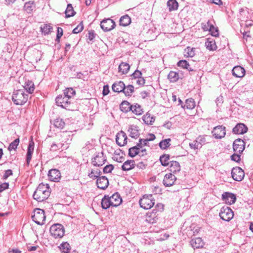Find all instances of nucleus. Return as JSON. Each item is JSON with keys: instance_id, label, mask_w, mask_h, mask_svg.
Wrapping results in <instances>:
<instances>
[{"instance_id": "0eeeda50", "label": "nucleus", "mask_w": 253, "mask_h": 253, "mask_svg": "<svg viewBox=\"0 0 253 253\" xmlns=\"http://www.w3.org/2000/svg\"><path fill=\"white\" fill-rule=\"evenodd\" d=\"M72 100H69L68 97L63 95H58L55 99L56 104L63 108L69 110V106Z\"/></svg>"}, {"instance_id": "0e129e2a", "label": "nucleus", "mask_w": 253, "mask_h": 253, "mask_svg": "<svg viewBox=\"0 0 253 253\" xmlns=\"http://www.w3.org/2000/svg\"><path fill=\"white\" fill-rule=\"evenodd\" d=\"M12 171L11 169H8L5 171L4 174L3 175L4 179H7L9 176L12 175Z\"/></svg>"}, {"instance_id": "aec40b11", "label": "nucleus", "mask_w": 253, "mask_h": 253, "mask_svg": "<svg viewBox=\"0 0 253 253\" xmlns=\"http://www.w3.org/2000/svg\"><path fill=\"white\" fill-rule=\"evenodd\" d=\"M190 244L192 248L195 249L203 248L204 243L202 238H195L191 239Z\"/></svg>"}, {"instance_id": "72a5a7b5", "label": "nucleus", "mask_w": 253, "mask_h": 253, "mask_svg": "<svg viewBox=\"0 0 253 253\" xmlns=\"http://www.w3.org/2000/svg\"><path fill=\"white\" fill-rule=\"evenodd\" d=\"M75 90L72 87L67 88L64 91V95L69 100H72V98L75 96Z\"/></svg>"}, {"instance_id": "2eb2a0df", "label": "nucleus", "mask_w": 253, "mask_h": 253, "mask_svg": "<svg viewBox=\"0 0 253 253\" xmlns=\"http://www.w3.org/2000/svg\"><path fill=\"white\" fill-rule=\"evenodd\" d=\"M48 176L50 181L58 182L60 179L61 173L60 171L58 169H52L49 170Z\"/></svg>"}, {"instance_id": "9b49d317", "label": "nucleus", "mask_w": 253, "mask_h": 253, "mask_svg": "<svg viewBox=\"0 0 253 253\" xmlns=\"http://www.w3.org/2000/svg\"><path fill=\"white\" fill-rule=\"evenodd\" d=\"M106 161L102 152L98 153L91 160V163L94 166L100 167L104 165Z\"/></svg>"}, {"instance_id": "37998d69", "label": "nucleus", "mask_w": 253, "mask_h": 253, "mask_svg": "<svg viewBox=\"0 0 253 253\" xmlns=\"http://www.w3.org/2000/svg\"><path fill=\"white\" fill-rule=\"evenodd\" d=\"M41 29L42 33L45 35L49 34L51 32L52 27L50 25L45 24L43 25L42 27H41Z\"/></svg>"}, {"instance_id": "f3484780", "label": "nucleus", "mask_w": 253, "mask_h": 253, "mask_svg": "<svg viewBox=\"0 0 253 253\" xmlns=\"http://www.w3.org/2000/svg\"><path fill=\"white\" fill-rule=\"evenodd\" d=\"M176 179L175 175L172 173L166 174L163 179V184L166 187L171 186L173 185Z\"/></svg>"}, {"instance_id": "f704fd0d", "label": "nucleus", "mask_w": 253, "mask_h": 253, "mask_svg": "<svg viewBox=\"0 0 253 253\" xmlns=\"http://www.w3.org/2000/svg\"><path fill=\"white\" fill-rule=\"evenodd\" d=\"M101 174V171L98 169H92L90 172H88V176L93 179H96L100 177Z\"/></svg>"}, {"instance_id": "680f3d73", "label": "nucleus", "mask_w": 253, "mask_h": 253, "mask_svg": "<svg viewBox=\"0 0 253 253\" xmlns=\"http://www.w3.org/2000/svg\"><path fill=\"white\" fill-rule=\"evenodd\" d=\"M240 157H241L240 154H239V153L237 154L236 153L235 154H233L231 156V158L232 160H233L235 162H238L241 160Z\"/></svg>"}, {"instance_id": "ddd939ff", "label": "nucleus", "mask_w": 253, "mask_h": 253, "mask_svg": "<svg viewBox=\"0 0 253 253\" xmlns=\"http://www.w3.org/2000/svg\"><path fill=\"white\" fill-rule=\"evenodd\" d=\"M127 138L126 134L122 130L116 135V143L120 146H123L127 143Z\"/></svg>"}, {"instance_id": "69168bd1", "label": "nucleus", "mask_w": 253, "mask_h": 253, "mask_svg": "<svg viewBox=\"0 0 253 253\" xmlns=\"http://www.w3.org/2000/svg\"><path fill=\"white\" fill-rule=\"evenodd\" d=\"M142 76V73L140 71L138 70H136L131 75V76L133 77L135 79H136L138 78L141 77Z\"/></svg>"}, {"instance_id": "052dcab7", "label": "nucleus", "mask_w": 253, "mask_h": 253, "mask_svg": "<svg viewBox=\"0 0 253 253\" xmlns=\"http://www.w3.org/2000/svg\"><path fill=\"white\" fill-rule=\"evenodd\" d=\"M62 35H63V29L60 27H58L56 41L57 42H59L60 39L62 36Z\"/></svg>"}, {"instance_id": "473e14b6", "label": "nucleus", "mask_w": 253, "mask_h": 253, "mask_svg": "<svg viewBox=\"0 0 253 253\" xmlns=\"http://www.w3.org/2000/svg\"><path fill=\"white\" fill-rule=\"evenodd\" d=\"M128 132H129V136L132 138H137L139 135L138 129L134 126H130L128 129Z\"/></svg>"}, {"instance_id": "c03bdc74", "label": "nucleus", "mask_w": 253, "mask_h": 253, "mask_svg": "<svg viewBox=\"0 0 253 253\" xmlns=\"http://www.w3.org/2000/svg\"><path fill=\"white\" fill-rule=\"evenodd\" d=\"M205 46L206 48L210 50H215L216 45L214 41H209L207 40L205 42Z\"/></svg>"}, {"instance_id": "774afa93", "label": "nucleus", "mask_w": 253, "mask_h": 253, "mask_svg": "<svg viewBox=\"0 0 253 253\" xmlns=\"http://www.w3.org/2000/svg\"><path fill=\"white\" fill-rule=\"evenodd\" d=\"M136 83L140 85H143L145 83V79L142 77L136 79Z\"/></svg>"}, {"instance_id": "cd10ccee", "label": "nucleus", "mask_w": 253, "mask_h": 253, "mask_svg": "<svg viewBox=\"0 0 253 253\" xmlns=\"http://www.w3.org/2000/svg\"><path fill=\"white\" fill-rule=\"evenodd\" d=\"M130 66L127 63L122 62L119 66V72L122 74H126L129 71Z\"/></svg>"}, {"instance_id": "864d4df0", "label": "nucleus", "mask_w": 253, "mask_h": 253, "mask_svg": "<svg viewBox=\"0 0 253 253\" xmlns=\"http://www.w3.org/2000/svg\"><path fill=\"white\" fill-rule=\"evenodd\" d=\"M189 146L191 149L196 150L201 148L200 144H199L197 140L195 139L193 142L189 143Z\"/></svg>"}, {"instance_id": "a18cd8bd", "label": "nucleus", "mask_w": 253, "mask_h": 253, "mask_svg": "<svg viewBox=\"0 0 253 253\" xmlns=\"http://www.w3.org/2000/svg\"><path fill=\"white\" fill-rule=\"evenodd\" d=\"M53 125L56 128L63 129L65 126V123L62 119L60 118H57L54 120Z\"/></svg>"}, {"instance_id": "7c9ffc66", "label": "nucleus", "mask_w": 253, "mask_h": 253, "mask_svg": "<svg viewBox=\"0 0 253 253\" xmlns=\"http://www.w3.org/2000/svg\"><path fill=\"white\" fill-rule=\"evenodd\" d=\"M143 120L146 124L151 125L154 122L155 119L150 114L147 113L143 116Z\"/></svg>"}, {"instance_id": "9d476101", "label": "nucleus", "mask_w": 253, "mask_h": 253, "mask_svg": "<svg viewBox=\"0 0 253 253\" xmlns=\"http://www.w3.org/2000/svg\"><path fill=\"white\" fill-rule=\"evenodd\" d=\"M115 22L110 19L108 18L104 19L101 22L100 27L104 31H110L113 29L115 26Z\"/></svg>"}, {"instance_id": "6e6552de", "label": "nucleus", "mask_w": 253, "mask_h": 253, "mask_svg": "<svg viewBox=\"0 0 253 253\" xmlns=\"http://www.w3.org/2000/svg\"><path fill=\"white\" fill-rule=\"evenodd\" d=\"M231 175L234 180L241 181L244 177L245 172L241 168L237 167L232 169Z\"/></svg>"}, {"instance_id": "39448f33", "label": "nucleus", "mask_w": 253, "mask_h": 253, "mask_svg": "<svg viewBox=\"0 0 253 253\" xmlns=\"http://www.w3.org/2000/svg\"><path fill=\"white\" fill-rule=\"evenodd\" d=\"M219 216L222 220L229 221L233 218L234 213L230 208L224 206L220 209Z\"/></svg>"}, {"instance_id": "20e7f679", "label": "nucleus", "mask_w": 253, "mask_h": 253, "mask_svg": "<svg viewBox=\"0 0 253 253\" xmlns=\"http://www.w3.org/2000/svg\"><path fill=\"white\" fill-rule=\"evenodd\" d=\"M33 220L38 225H42L45 220L44 211L40 209L34 210V214L32 216Z\"/></svg>"}, {"instance_id": "6e6d98bb", "label": "nucleus", "mask_w": 253, "mask_h": 253, "mask_svg": "<svg viewBox=\"0 0 253 253\" xmlns=\"http://www.w3.org/2000/svg\"><path fill=\"white\" fill-rule=\"evenodd\" d=\"M211 35L214 37H217L219 35L218 30L217 27H215L213 25H212L211 29L209 31Z\"/></svg>"}, {"instance_id": "f8f14e48", "label": "nucleus", "mask_w": 253, "mask_h": 253, "mask_svg": "<svg viewBox=\"0 0 253 253\" xmlns=\"http://www.w3.org/2000/svg\"><path fill=\"white\" fill-rule=\"evenodd\" d=\"M245 143L241 139H236L233 144V149L237 153L241 154L245 149Z\"/></svg>"}, {"instance_id": "de8ad7c7", "label": "nucleus", "mask_w": 253, "mask_h": 253, "mask_svg": "<svg viewBox=\"0 0 253 253\" xmlns=\"http://www.w3.org/2000/svg\"><path fill=\"white\" fill-rule=\"evenodd\" d=\"M171 139L170 138L166 139L161 141L159 143V146L162 149H166L168 148L170 145V142Z\"/></svg>"}, {"instance_id": "f257e3e1", "label": "nucleus", "mask_w": 253, "mask_h": 253, "mask_svg": "<svg viewBox=\"0 0 253 253\" xmlns=\"http://www.w3.org/2000/svg\"><path fill=\"white\" fill-rule=\"evenodd\" d=\"M49 187L47 184L41 183L33 194V198L38 202L47 199L50 195Z\"/></svg>"}, {"instance_id": "1a4fd4ad", "label": "nucleus", "mask_w": 253, "mask_h": 253, "mask_svg": "<svg viewBox=\"0 0 253 253\" xmlns=\"http://www.w3.org/2000/svg\"><path fill=\"white\" fill-rule=\"evenodd\" d=\"M212 133L216 139H221L226 134L225 127L223 126H218L213 128Z\"/></svg>"}, {"instance_id": "4468645a", "label": "nucleus", "mask_w": 253, "mask_h": 253, "mask_svg": "<svg viewBox=\"0 0 253 253\" xmlns=\"http://www.w3.org/2000/svg\"><path fill=\"white\" fill-rule=\"evenodd\" d=\"M222 200L227 204L232 205L236 202L235 194L229 192H224L222 195Z\"/></svg>"}, {"instance_id": "b1692460", "label": "nucleus", "mask_w": 253, "mask_h": 253, "mask_svg": "<svg viewBox=\"0 0 253 253\" xmlns=\"http://www.w3.org/2000/svg\"><path fill=\"white\" fill-rule=\"evenodd\" d=\"M25 90L27 91L28 93H32L35 89V85L32 81L30 80L26 81L24 84L23 85Z\"/></svg>"}, {"instance_id": "5701e85b", "label": "nucleus", "mask_w": 253, "mask_h": 253, "mask_svg": "<svg viewBox=\"0 0 253 253\" xmlns=\"http://www.w3.org/2000/svg\"><path fill=\"white\" fill-rule=\"evenodd\" d=\"M124 83L122 81L117 82L112 85V90L114 92H121L124 89Z\"/></svg>"}, {"instance_id": "bf43d9fd", "label": "nucleus", "mask_w": 253, "mask_h": 253, "mask_svg": "<svg viewBox=\"0 0 253 253\" xmlns=\"http://www.w3.org/2000/svg\"><path fill=\"white\" fill-rule=\"evenodd\" d=\"M62 144L61 143L55 144L53 143L51 146L50 150L52 151H56L61 148Z\"/></svg>"}, {"instance_id": "6ab92c4d", "label": "nucleus", "mask_w": 253, "mask_h": 253, "mask_svg": "<svg viewBox=\"0 0 253 253\" xmlns=\"http://www.w3.org/2000/svg\"><path fill=\"white\" fill-rule=\"evenodd\" d=\"M248 131V127L243 124H238L233 128V132L235 134H244Z\"/></svg>"}, {"instance_id": "2f4dec72", "label": "nucleus", "mask_w": 253, "mask_h": 253, "mask_svg": "<svg viewBox=\"0 0 253 253\" xmlns=\"http://www.w3.org/2000/svg\"><path fill=\"white\" fill-rule=\"evenodd\" d=\"M119 22L121 26L125 27L128 26L130 23L131 19L127 15H126L120 18Z\"/></svg>"}, {"instance_id": "423d86ee", "label": "nucleus", "mask_w": 253, "mask_h": 253, "mask_svg": "<svg viewBox=\"0 0 253 253\" xmlns=\"http://www.w3.org/2000/svg\"><path fill=\"white\" fill-rule=\"evenodd\" d=\"M154 203V200L152 198V195L144 196L139 200L140 207L145 210L151 209Z\"/></svg>"}, {"instance_id": "e2e57ef3", "label": "nucleus", "mask_w": 253, "mask_h": 253, "mask_svg": "<svg viewBox=\"0 0 253 253\" xmlns=\"http://www.w3.org/2000/svg\"><path fill=\"white\" fill-rule=\"evenodd\" d=\"M196 139L197 140L199 144H200L201 148L202 147L203 145L205 144L206 143L205 138L203 136H200L198 137Z\"/></svg>"}, {"instance_id": "e433bc0d", "label": "nucleus", "mask_w": 253, "mask_h": 253, "mask_svg": "<svg viewBox=\"0 0 253 253\" xmlns=\"http://www.w3.org/2000/svg\"><path fill=\"white\" fill-rule=\"evenodd\" d=\"M131 108L130 111L135 115H139L142 114L143 113L141 107L137 104H136L135 105H131Z\"/></svg>"}, {"instance_id": "4be33fe9", "label": "nucleus", "mask_w": 253, "mask_h": 253, "mask_svg": "<svg viewBox=\"0 0 253 253\" xmlns=\"http://www.w3.org/2000/svg\"><path fill=\"white\" fill-rule=\"evenodd\" d=\"M34 143L32 140L30 141L28 147L27 156H26V163L27 165H29L31 161L32 155L34 151Z\"/></svg>"}, {"instance_id": "c756f323", "label": "nucleus", "mask_w": 253, "mask_h": 253, "mask_svg": "<svg viewBox=\"0 0 253 253\" xmlns=\"http://www.w3.org/2000/svg\"><path fill=\"white\" fill-rule=\"evenodd\" d=\"M131 105L126 101L122 102L120 106V110L124 113L130 111L131 108Z\"/></svg>"}, {"instance_id": "a19ab883", "label": "nucleus", "mask_w": 253, "mask_h": 253, "mask_svg": "<svg viewBox=\"0 0 253 253\" xmlns=\"http://www.w3.org/2000/svg\"><path fill=\"white\" fill-rule=\"evenodd\" d=\"M75 14V12L73 9L72 4H68L65 11L66 17L68 18L73 16Z\"/></svg>"}, {"instance_id": "09e8293b", "label": "nucleus", "mask_w": 253, "mask_h": 253, "mask_svg": "<svg viewBox=\"0 0 253 253\" xmlns=\"http://www.w3.org/2000/svg\"><path fill=\"white\" fill-rule=\"evenodd\" d=\"M19 143V138L16 139L13 141H12L11 143H10V144H9V145L8 146V150L9 151H11L12 150H15L17 148Z\"/></svg>"}, {"instance_id": "603ef678", "label": "nucleus", "mask_w": 253, "mask_h": 253, "mask_svg": "<svg viewBox=\"0 0 253 253\" xmlns=\"http://www.w3.org/2000/svg\"><path fill=\"white\" fill-rule=\"evenodd\" d=\"M84 29V25L83 22H81L73 30V34H78L82 32Z\"/></svg>"}, {"instance_id": "4d7b16f0", "label": "nucleus", "mask_w": 253, "mask_h": 253, "mask_svg": "<svg viewBox=\"0 0 253 253\" xmlns=\"http://www.w3.org/2000/svg\"><path fill=\"white\" fill-rule=\"evenodd\" d=\"M177 66L183 69H186L188 68V66H189V64L186 60H180L178 62Z\"/></svg>"}, {"instance_id": "dca6fc26", "label": "nucleus", "mask_w": 253, "mask_h": 253, "mask_svg": "<svg viewBox=\"0 0 253 253\" xmlns=\"http://www.w3.org/2000/svg\"><path fill=\"white\" fill-rule=\"evenodd\" d=\"M96 185L98 188L105 189L109 185V181L105 176H100L97 178Z\"/></svg>"}, {"instance_id": "ea45409f", "label": "nucleus", "mask_w": 253, "mask_h": 253, "mask_svg": "<svg viewBox=\"0 0 253 253\" xmlns=\"http://www.w3.org/2000/svg\"><path fill=\"white\" fill-rule=\"evenodd\" d=\"M170 82H176L179 79V75L174 71H170L168 76Z\"/></svg>"}, {"instance_id": "bb28decb", "label": "nucleus", "mask_w": 253, "mask_h": 253, "mask_svg": "<svg viewBox=\"0 0 253 253\" xmlns=\"http://www.w3.org/2000/svg\"><path fill=\"white\" fill-rule=\"evenodd\" d=\"M112 206L109 196L105 195L102 198L101 201V207L103 209H107L110 207Z\"/></svg>"}, {"instance_id": "13d9d810", "label": "nucleus", "mask_w": 253, "mask_h": 253, "mask_svg": "<svg viewBox=\"0 0 253 253\" xmlns=\"http://www.w3.org/2000/svg\"><path fill=\"white\" fill-rule=\"evenodd\" d=\"M113 169H114L113 165H108L106 166L104 168V169H103V171L104 173H110L112 171V170Z\"/></svg>"}, {"instance_id": "393cba45", "label": "nucleus", "mask_w": 253, "mask_h": 253, "mask_svg": "<svg viewBox=\"0 0 253 253\" xmlns=\"http://www.w3.org/2000/svg\"><path fill=\"white\" fill-rule=\"evenodd\" d=\"M135 165L134 160H130L126 161L122 166V169L124 171H127L132 169Z\"/></svg>"}, {"instance_id": "f03ea898", "label": "nucleus", "mask_w": 253, "mask_h": 253, "mask_svg": "<svg viewBox=\"0 0 253 253\" xmlns=\"http://www.w3.org/2000/svg\"><path fill=\"white\" fill-rule=\"evenodd\" d=\"M29 94L25 93L24 89L15 90L12 94V99L15 105H22L28 99Z\"/></svg>"}, {"instance_id": "a878e982", "label": "nucleus", "mask_w": 253, "mask_h": 253, "mask_svg": "<svg viewBox=\"0 0 253 253\" xmlns=\"http://www.w3.org/2000/svg\"><path fill=\"white\" fill-rule=\"evenodd\" d=\"M169 170L170 172L175 173L180 170V166L176 161H171L169 165Z\"/></svg>"}, {"instance_id": "7ed1b4c3", "label": "nucleus", "mask_w": 253, "mask_h": 253, "mask_svg": "<svg viewBox=\"0 0 253 253\" xmlns=\"http://www.w3.org/2000/svg\"><path fill=\"white\" fill-rule=\"evenodd\" d=\"M50 232L51 236L55 239H60L63 237L65 233V229L61 224H54L50 227Z\"/></svg>"}, {"instance_id": "c9c22d12", "label": "nucleus", "mask_w": 253, "mask_h": 253, "mask_svg": "<svg viewBox=\"0 0 253 253\" xmlns=\"http://www.w3.org/2000/svg\"><path fill=\"white\" fill-rule=\"evenodd\" d=\"M195 106V102L193 99L189 98L187 99L185 101V104L184 106H182L183 108H186L188 109H192Z\"/></svg>"}, {"instance_id": "5fc2aeb1", "label": "nucleus", "mask_w": 253, "mask_h": 253, "mask_svg": "<svg viewBox=\"0 0 253 253\" xmlns=\"http://www.w3.org/2000/svg\"><path fill=\"white\" fill-rule=\"evenodd\" d=\"M213 24L211 22L210 20L207 21L206 23L202 24V29L205 31H209Z\"/></svg>"}, {"instance_id": "8fccbe9b", "label": "nucleus", "mask_w": 253, "mask_h": 253, "mask_svg": "<svg viewBox=\"0 0 253 253\" xmlns=\"http://www.w3.org/2000/svg\"><path fill=\"white\" fill-rule=\"evenodd\" d=\"M195 55L194 49L190 47H187L185 49V56L187 57H192Z\"/></svg>"}, {"instance_id": "4c0bfd02", "label": "nucleus", "mask_w": 253, "mask_h": 253, "mask_svg": "<svg viewBox=\"0 0 253 253\" xmlns=\"http://www.w3.org/2000/svg\"><path fill=\"white\" fill-rule=\"evenodd\" d=\"M123 92L126 96H130L134 92V86L132 85H128L126 86L124 84V89Z\"/></svg>"}, {"instance_id": "a211bd4d", "label": "nucleus", "mask_w": 253, "mask_h": 253, "mask_svg": "<svg viewBox=\"0 0 253 253\" xmlns=\"http://www.w3.org/2000/svg\"><path fill=\"white\" fill-rule=\"evenodd\" d=\"M109 199L112 207H117L119 206L122 202L120 195L116 193L109 197Z\"/></svg>"}, {"instance_id": "338daca9", "label": "nucleus", "mask_w": 253, "mask_h": 253, "mask_svg": "<svg viewBox=\"0 0 253 253\" xmlns=\"http://www.w3.org/2000/svg\"><path fill=\"white\" fill-rule=\"evenodd\" d=\"M9 186V184L6 182H4L1 184H0V192H2L4 190L7 189Z\"/></svg>"}, {"instance_id": "3c124183", "label": "nucleus", "mask_w": 253, "mask_h": 253, "mask_svg": "<svg viewBox=\"0 0 253 253\" xmlns=\"http://www.w3.org/2000/svg\"><path fill=\"white\" fill-rule=\"evenodd\" d=\"M33 2L29 1L26 2L24 6V10L28 13H31L33 10Z\"/></svg>"}, {"instance_id": "49530a36", "label": "nucleus", "mask_w": 253, "mask_h": 253, "mask_svg": "<svg viewBox=\"0 0 253 253\" xmlns=\"http://www.w3.org/2000/svg\"><path fill=\"white\" fill-rule=\"evenodd\" d=\"M169 155L165 154L161 156L160 158V161L161 164L164 166H167L169 165Z\"/></svg>"}, {"instance_id": "c85d7f7f", "label": "nucleus", "mask_w": 253, "mask_h": 253, "mask_svg": "<svg viewBox=\"0 0 253 253\" xmlns=\"http://www.w3.org/2000/svg\"><path fill=\"white\" fill-rule=\"evenodd\" d=\"M167 6L169 11L176 10L178 7V3L176 0H169L167 2Z\"/></svg>"}, {"instance_id": "412c9836", "label": "nucleus", "mask_w": 253, "mask_h": 253, "mask_svg": "<svg viewBox=\"0 0 253 253\" xmlns=\"http://www.w3.org/2000/svg\"><path fill=\"white\" fill-rule=\"evenodd\" d=\"M233 75L236 77L242 78L245 74V69L240 66H237L232 69Z\"/></svg>"}, {"instance_id": "58836bf2", "label": "nucleus", "mask_w": 253, "mask_h": 253, "mask_svg": "<svg viewBox=\"0 0 253 253\" xmlns=\"http://www.w3.org/2000/svg\"><path fill=\"white\" fill-rule=\"evenodd\" d=\"M59 248L62 253H69L71 250V247L67 242L62 243L59 246Z\"/></svg>"}, {"instance_id": "79ce46f5", "label": "nucleus", "mask_w": 253, "mask_h": 253, "mask_svg": "<svg viewBox=\"0 0 253 253\" xmlns=\"http://www.w3.org/2000/svg\"><path fill=\"white\" fill-rule=\"evenodd\" d=\"M140 152L139 148L137 146H133L128 150V155L130 157L133 158L139 154Z\"/></svg>"}]
</instances>
